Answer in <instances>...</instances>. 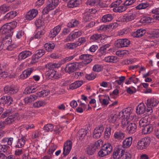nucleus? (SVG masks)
I'll use <instances>...</instances> for the list:
<instances>
[{"mask_svg":"<svg viewBox=\"0 0 159 159\" xmlns=\"http://www.w3.org/2000/svg\"><path fill=\"white\" fill-rule=\"evenodd\" d=\"M17 24V22L15 21L5 24L0 29V33L5 36H12L13 29L16 27Z\"/></svg>","mask_w":159,"mask_h":159,"instance_id":"obj_1","label":"nucleus"},{"mask_svg":"<svg viewBox=\"0 0 159 159\" xmlns=\"http://www.w3.org/2000/svg\"><path fill=\"white\" fill-rule=\"evenodd\" d=\"M55 64L49 63L46 65V68L49 70L48 71L47 74L50 78L57 79L60 78L61 75L58 72L52 69L56 67Z\"/></svg>","mask_w":159,"mask_h":159,"instance_id":"obj_2","label":"nucleus"},{"mask_svg":"<svg viewBox=\"0 0 159 159\" xmlns=\"http://www.w3.org/2000/svg\"><path fill=\"white\" fill-rule=\"evenodd\" d=\"M59 2V0H48L47 5L43 10V14L48 13L49 11L55 8Z\"/></svg>","mask_w":159,"mask_h":159,"instance_id":"obj_3","label":"nucleus"},{"mask_svg":"<svg viewBox=\"0 0 159 159\" xmlns=\"http://www.w3.org/2000/svg\"><path fill=\"white\" fill-rule=\"evenodd\" d=\"M112 146L109 143H105L102 147L101 149L98 152V154L101 157H103L109 154L112 152Z\"/></svg>","mask_w":159,"mask_h":159,"instance_id":"obj_4","label":"nucleus"},{"mask_svg":"<svg viewBox=\"0 0 159 159\" xmlns=\"http://www.w3.org/2000/svg\"><path fill=\"white\" fill-rule=\"evenodd\" d=\"M151 141V138L149 137L142 138L138 141L137 147L140 150L146 149L149 145Z\"/></svg>","mask_w":159,"mask_h":159,"instance_id":"obj_5","label":"nucleus"},{"mask_svg":"<svg viewBox=\"0 0 159 159\" xmlns=\"http://www.w3.org/2000/svg\"><path fill=\"white\" fill-rule=\"evenodd\" d=\"M135 115L132 113L131 107H127L122 110L119 112V116L121 117H125L133 120Z\"/></svg>","mask_w":159,"mask_h":159,"instance_id":"obj_6","label":"nucleus"},{"mask_svg":"<svg viewBox=\"0 0 159 159\" xmlns=\"http://www.w3.org/2000/svg\"><path fill=\"white\" fill-rule=\"evenodd\" d=\"M125 150L121 145L117 147L113 154L114 159H119L122 158L125 153Z\"/></svg>","mask_w":159,"mask_h":159,"instance_id":"obj_7","label":"nucleus"},{"mask_svg":"<svg viewBox=\"0 0 159 159\" xmlns=\"http://www.w3.org/2000/svg\"><path fill=\"white\" fill-rule=\"evenodd\" d=\"M81 31L79 30L77 31H73L64 40V42H67L70 41H73L75 39L78 38L82 34Z\"/></svg>","mask_w":159,"mask_h":159,"instance_id":"obj_8","label":"nucleus"},{"mask_svg":"<svg viewBox=\"0 0 159 159\" xmlns=\"http://www.w3.org/2000/svg\"><path fill=\"white\" fill-rule=\"evenodd\" d=\"M72 148V142L71 141L68 140L64 143L63 152L64 157H66L70 153Z\"/></svg>","mask_w":159,"mask_h":159,"instance_id":"obj_9","label":"nucleus"},{"mask_svg":"<svg viewBox=\"0 0 159 159\" xmlns=\"http://www.w3.org/2000/svg\"><path fill=\"white\" fill-rule=\"evenodd\" d=\"M99 100L102 106H107L109 103L110 98L108 95H100L98 96Z\"/></svg>","mask_w":159,"mask_h":159,"instance_id":"obj_10","label":"nucleus"},{"mask_svg":"<svg viewBox=\"0 0 159 159\" xmlns=\"http://www.w3.org/2000/svg\"><path fill=\"white\" fill-rule=\"evenodd\" d=\"M129 40L125 39H118L116 42V46L118 48L128 47L130 44Z\"/></svg>","mask_w":159,"mask_h":159,"instance_id":"obj_11","label":"nucleus"},{"mask_svg":"<svg viewBox=\"0 0 159 159\" xmlns=\"http://www.w3.org/2000/svg\"><path fill=\"white\" fill-rule=\"evenodd\" d=\"M19 89L17 87L13 86L7 85L4 88V91L6 93L12 94L16 93Z\"/></svg>","mask_w":159,"mask_h":159,"instance_id":"obj_12","label":"nucleus"},{"mask_svg":"<svg viewBox=\"0 0 159 159\" xmlns=\"http://www.w3.org/2000/svg\"><path fill=\"white\" fill-rule=\"evenodd\" d=\"M104 130L102 125H100L96 127L94 129L93 132V137L96 139L99 138L102 135Z\"/></svg>","mask_w":159,"mask_h":159,"instance_id":"obj_13","label":"nucleus"},{"mask_svg":"<svg viewBox=\"0 0 159 159\" xmlns=\"http://www.w3.org/2000/svg\"><path fill=\"white\" fill-rule=\"evenodd\" d=\"M27 140L28 137L27 135H22L20 138L18 139L15 147L17 148H23L25 145L26 141Z\"/></svg>","mask_w":159,"mask_h":159,"instance_id":"obj_14","label":"nucleus"},{"mask_svg":"<svg viewBox=\"0 0 159 159\" xmlns=\"http://www.w3.org/2000/svg\"><path fill=\"white\" fill-rule=\"evenodd\" d=\"M12 98L10 96H3L0 99V103L2 105L5 104L9 105L12 104Z\"/></svg>","mask_w":159,"mask_h":159,"instance_id":"obj_15","label":"nucleus"},{"mask_svg":"<svg viewBox=\"0 0 159 159\" xmlns=\"http://www.w3.org/2000/svg\"><path fill=\"white\" fill-rule=\"evenodd\" d=\"M38 11L35 9H33L29 11L26 14L25 17L26 20H31L34 18L37 15Z\"/></svg>","mask_w":159,"mask_h":159,"instance_id":"obj_16","label":"nucleus"},{"mask_svg":"<svg viewBox=\"0 0 159 159\" xmlns=\"http://www.w3.org/2000/svg\"><path fill=\"white\" fill-rule=\"evenodd\" d=\"M7 68V65L5 63H2L0 64V77L5 78L7 76V73L6 70Z\"/></svg>","mask_w":159,"mask_h":159,"instance_id":"obj_17","label":"nucleus"},{"mask_svg":"<svg viewBox=\"0 0 159 159\" xmlns=\"http://www.w3.org/2000/svg\"><path fill=\"white\" fill-rule=\"evenodd\" d=\"M34 70V69L32 67L27 69L23 71L20 75V78L22 79H24L28 78Z\"/></svg>","mask_w":159,"mask_h":159,"instance_id":"obj_18","label":"nucleus"},{"mask_svg":"<svg viewBox=\"0 0 159 159\" xmlns=\"http://www.w3.org/2000/svg\"><path fill=\"white\" fill-rule=\"evenodd\" d=\"M92 55L89 54H84L80 55L79 58L82 60L85 64H87L90 63L92 60Z\"/></svg>","mask_w":159,"mask_h":159,"instance_id":"obj_19","label":"nucleus"},{"mask_svg":"<svg viewBox=\"0 0 159 159\" xmlns=\"http://www.w3.org/2000/svg\"><path fill=\"white\" fill-rule=\"evenodd\" d=\"M125 134L122 131L115 132L113 135L114 139L117 141L121 142L125 138Z\"/></svg>","mask_w":159,"mask_h":159,"instance_id":"obj_20","label":"nucleus"},{"mask_svg":"<svg viewBox=\"0 0 159 159\" xmlns=\"http://www.w3.org/2000/svg\"><path fill=\"white\" fill-rule=\"evenodd\" d=\"M120 118L121 117L119 116V113L118 114L110 113L108 115V120L110 123H114Z\"/></svg>","mask_w":159,"mask_h":159,"instance_id":"obj_21","label":"nucleus"},{"mask_svg":"<svg viewBox=\"0 0 159 159\" xmlns=\"http://www.w3.org/2000/svg\"><path fill=\"white\" fill-rule=\"evenodd\" d=\"M31 54L32 53L30 51L28 50L24 51L19 53L18 56V59L19 61L22 60L30 56Z\"/></svg>","mask_w":159,"mask_h":159,"instance_id":"obj_22","label":"nucleus"},{"mask_svg":"<svg viewBox=\"0 0 159 159\" xmlns=\"http://www.w3.org/2000/svg\"><path fill=\"white\" fill-rule=\"evenodd\" d=\"M62 25L60 24L55 27L50 31V34L52 38L55 37L60 32Z\"/></svg>","mask_w":159,"mask_h":159,"instance_id":"obj_23","label":"nucleus"},{"mask_svg":"<svg viewBox=\"0 0 159 159\" xmlns=\"http://www.w3.org/2000/svg\"><path fill=\"white\" fill-rule=\"evenodd\" d=\"M136 14L135 13H133L125 15L123 16L122 21L124 22L131 21L136 18Z\"/></svg>","mask_w":159,"mask_h":159,"instance_id":"obj_24","label":"nucleus"},{"mask_svg":"<svg viewBox=\"0 0 159 159\" xmlns=\"http://www.w3.org/2000/svg\"><path fill=\"white\" fill-rule=\"evenodd\" d=\"M146 33L145 29H139L132 34V36L134 38H139L142 37Z\"/></svg>","mask_w":159,"mask_h":159,"instance_id":"obj_25","label":"nucleus"},{"mask_svg":"<svg viewBox=\"0 0 159 159\" xmlns=\"http://www.w3.org/2000/svg\"><path fill=\"white\" fill-rule=\"evenodd\" d=\"M137 126L134 123H131L127 127V130L128 133L132 134L135 133L137 129Z\"/></svg>","mask_w":159,"mask_h":159,"instance_id":"obj_26","label":"nucleus"},{"mask_svg":"<svg viewBox=\"0 0 159 159\" xmlns=\"http://www.w3.org/2000/svg\"><path fill=\"white\" fill-rule=\"evenodd\" d=\"M146 107L143 103H140L136 107V111L138 114H143L145 112Z\"/></svg>","mask_w":159,"mask_h":159,"instance_id":"obj_27","label":"nucleus"},{"mask_svg":"<svg viewBox=\"0 0 159 159\" xmlns=\"http://www.w3.org/2000/svg\"><path fill=\"white\" fill-rule=\"evenodd\" d=\"M77 68L76 64L74 63H72L67 65L65 68V70L66 72L71 73L75 71Z\"/></svg>","mask_w":159,"mask_h":159,"instance_id":"obj_28","label":"nucleus"},{"mask_svg":"<svg viewBox=\"0 0 159 159\" xmlns=\"http://www.w3.org/2000/svg\"><path fill=\"white\" fill-rule=\"evenodd\" d=\"M14 139L12 137H5L3 138L1 141L2 144L7 143L8 146H11L13 142Z\"/></svg>","mask_w":159,"mask_h":159,"instance_id":"obj_29","label":"nucleus"},{"mask_svg":"<svg viewBox=\"0 0 159 159\" xmlns=\"http://www.w3.org/2000/svg\"><path fill=\"white\" fill-rule=\"evenodd\" d=\"M37 98V96L33 94L26 97L24 99V101L25 104H30L32 102L36 100Z\"/></svg>","mask_w":159,"mask_h":159,"instance_id":"obj_30","label":"nucleus"},{"mask_svg":"<svg viewBox=\"0 0 159 159\" xmlns=\"http://www.w3.org/2000/svg\"><path fill=\"white\" fill-rule=\"evenodd\" d=\"M133 138L129 137L126 138L123 141V147L124 148H128L132 144Z\"/></svg>","mask_w":159,"mask_h":159,"instance_id":"obj_31","label":"nucleus"},{"mask_svg":"<svg viewBox=\"0 0 159 159\" xmlns=\"http://www.w3.org/2000/svg\"><path fill=\"white\" fill-rule=\"evenodd\" d=\"M143 127L142 131V133L143 134H149L152 132L153 130V127L151 125L148 124Z\"/></svg>","mask_w":159,"mask_h":159,"instance_id":"obj_32","label":"nucleus"},{"mask_svg":"<svg viewBox=\"0 0 159 159\" xmlns=\"http://www.w3.org/2000/svg\"><path fill=\"white\" fill-rule=\"evenodd\" d=\"M158 103V101L157 99L151 98L147 100L146 105L148 107H155L157 106Z\"/></svg>","mask_w":159,"mask_h":159,"instance_id":"obj_33","label":"nucleus"},{"mask_svg":"<svg viewBox=\"0 0 159 159\" xmlns=\"http://www.w3.org/2000/svg\"><path fill=\"white\" fill-rule=\"evenodd\" d=\"M120 119L121 120V127L123 128H125L128 124L130 121L133 120H130L129 118L123 117L120 118Z\"/></svg>","mask_w":159,"mask_h":159,"instance_id":"obj_34","label":"nucleus"},{"mask_svg":"<svg viewBox=\"0 0 159 159\" xmlns=\"http://www.w3.org/2000/svg\"><path fill=\"white\" fill-rule=\"evenodd\" d=\"M113 15L110 14H107L104 15L102 19V21L103 23H107L111 21L113 19Z\"/></svg>","mask_w":159,"mask_h":159,"instance_id":"obj_35","label":"nucleus"},{"mask_svg":"<svg viewBox=\"0 0 159 159\" xmlns=\"http://www.w3.org/2000/svg\"><path fill=\"white\" fill-rule=\"evenodd\" d=\"M11 37V36H5V38L3 39L2 43L4 47L5 48L7 47L11 44L12 41Z\"/></svg>","mask_w":159,"mask_h":159,"instance_id":"obj_36","label":"nucleus"},{"mask_svg":"<svg viewBox=\"0 0 159 159\" xmlns=\"http://www.w3.org/2000/svg\"><path fill=\"white\" fill-rule=\"evenodd\" d=\"M81 0H72L68 3L67 5L69 8H74L78 7L81 3Z\"/></svg>","mask_w":159,"mask_h":159,"instance_id":"obj_37","label":"nucleus"},{"mask_svg":"<svg viewBox=\"0 0 159 159\" xmlns=\"http://www.w3.org/2000/svg\"><path fill=\"white\" fill-rule=\"evenodd\" d=\"M83 84V82L82 81H76L70 85L69 88L71 89H77L81 86Z\"/></svg>","mask_w":159,"mask_h":159,"instance_id":"obj_38","label":"nucleus"},{"mask_svg":"<svg viewBox=\"0 0 159 159\" xmlns=\"http://www.w3.org/2000/svg\"><path fill=\"white\" fill-rule=\"evenodd\" d=\"M55 45L54 43H47L44 45V48L47 52H51L54 49Z\"/></svg>","mask_w":159,"mask_h":159,"instance_id":"obj_39","label":"nucleus"},{"mask_svg":"<svg viewBox=\"0 0 159 159\" xmlns=\"http://www.w3.org/2000/svg\"><path fill=\"white\" fill-rule=\"evenodd\" d=\"M104 60L108 62H116L117 61V57L115 56H109L105 57Z\"/></svg>","mask_w":159,"mask_h":159,"instance_id":"obj_40","label":"nucleus"},{"mask_svg":"<svg viewBox=\"0 0 159 159\" xmlns=\"http://www.w3.org/2000/svg\"><path fill=\"white\" fill-rule=\"evenodd\" d=\"M47 104L46 102L44 100H39L36 101L33 104V106L35 108H39L41 107L44 106Z\"/></svg>","mask_w":159,"mask_h":159,"instance_id":"obj_41","label":"nucleus"},{"mask_svg":"<svg viewBox=\"0 0 159 159\" xmlns=\"http://www.w3.org/2000/svg\"><path fill=\"white\" fill-rule=\"evenodd\" d=\"M17 15V12L15 11H13L7 13L4 16V19H12L15 17Z\"/></svg>","mask_w":159,"mask_h":159,"instance_id":"obj_42","label":"nucleus"},{"mask_svg":"<svg viewBox=\"0 0 159 159\" xmlns=\"http://www.w3.org/2000/svg\"><path fill=\"white\" fill-rule=\"evenodd\" d=\"M16 119V117L15 116L11 115L9 116L6 119H5L4 122L5 124L7 125H10Z\"/></svg>","mask_w":159,"mask_h":159,"instance_id":"obj_43","label":"nucleus"},{"mask_svg":"<svg viewBox=\"0 0 159 159\" xmlns=\"http://www.w3.org/2000/svg\"><path fill=\"white\" fill-rule=\"evenodd\" d=\"M92 17V14L89 12H87L84 14L83 17V21L85 22H89L91 20Z\"/></svg>","mask_w":159,"mask_h":159,"instance_id":"obj_44","label":"nucleus"},{"mask_svg":"<svg viewBox=\"0 0 159 159\" xmlns=\"http://www.w3.org/2000/svg\"><path fill=\"white\" fill-rule=\"evenodd\" d=\"M148 125V117L145 116L141 118L139 122V125L141 127H144Z\"/></svg>","mask_w":159,"mask_h":159,"instance_id":"obj_45","label":"nucleus"},{"mask_svg":"<svg viewBox=\"0 0 159 159\" xmlns=\"http://www.w3.org/2000/svg\"><path fill=\"white\" fill-rule=\"evenodd\" d=\"M49 93V91L48 90H43L37 93V96L39 97H44L47 96Z\"/></svg>","mask_w":159,"mask_h":159,"instance_id":"obj_46","label":"nucleus"},{"mask_svg":"<svg viewBox=\"0 0 159 159\" xmlns=\"http://www.w3.org/2000/svg\"><path fill=\"white\" fill-rule=\"evenodd\" d=\"M102 39V35L101 34H94L92 35L90 39L92 41H98Z\"/></svg>","mask_w":159,"mask_h":159,"instance_id":"obj_47","label":"nucleus"},{"mask_svg":"<svg viewBox=\"0 0 159 159\" xmlns=\"http://www.w3.org/2000/svg\"><path fill=\"white\" fill-rule=\"evenodd\" d=\"M10 9V7L6 4H3L0 7V12L4 13L8 11Z\"/></svg>","mask_w":159,"mask_h":159,"instance_id":"obj_48","label":"nucleus"},{"mask_svg":"<svg viewBox=\"0 0 159 159\" xmlns=\"http://www.w3.org/2000/svg\"><path fill=\"white\" fill-rule=\"evenodd\" d=\"M108 52V50H106L105 48L101 47L97 52V55L100 57L105 55Z\"/></svg>","mask_w":159,"mask_h":159,"instance_id":"obj_49","label":"nucleus"},{"mask_svg":"<svg viewBox=\"0 0 159 159\" xmlns=\"http://www.w3.org/2000/svg\"><path fill=\"white\" fill-rule=\"evenodd\" d=\"M149 6V4L147 2H143L139 4L136 7L137 10L144 9Z\"/></svg>","mask_w":159,"mask_h":159,"instance_id":"obj_50","label":"nucleus"},{"mask_svg":"<svg viewBox=\"0 0 159 159\" xmlns=\"http://www.w3.org/2000/svg\"><path fill=\"white\" fill-rule=\"evenodd\" d=\"M89 131L88 128L81 129L79 131L80 137L82 138H84L87 134Z\"/></svg>","mask_w":159,"mask_h":159,"instance_id":"obj_51","label":"nucleus"},{"mask_svg":"<svg viewBox=\"0 0 159 159\" xmlns=\"http://www.w3.org/2000/svg\"><path fill=\"white\" fill-rule=\"evenodd\" d=\"M54 126L53 125L51 124H48L45 125L43 127V130L46 132L52 131L53 129Z\"/></svg>","mask_w":159,"mask_h":159,"instance_id":"obj_52","label":"nucleus"},{"mask_svg":"<svg viewBox=\"0 0 159 159\" xmlns=\"http://www.w3.org/2000/svg\"><path fill=\"white\" fill-rule=\"evenodd\" d=\"M130 32V29L129 28H126L119 31L117 34L119 36H123L127 34Z\"/></svg>","mask_w":159,"mask_h":159,"instance_id":"obj_53","label":"nucleus"},{"mask_svg":"<svg viewBox=\"0 0 159 159\" xmlns=\"http://www.w3.org/2000/svg\"><path fill=\"white\" fill-rule=\"evenodd\" d=\"M77 47L75 42V43H68L65 45V48L70 49H74Z\"/></svg>","mask_w":159,"mask_h":159,"instance_id":"obj_54","label":"nucleus"},{"mask_svg":"<svg viewBox=\"0 0 159 159\" xmlns=\"http://www.w3.org/2000/svg\"><path fill=\"white\" fill-rule=\"evenodd\" d=\"M45 53V51L43 49H39L37 50L34 54L37 57V58H39L43 56Z\"/></svg>","mask_w":159,"mask_h":159,"instance_id":"obj_55","label":"nucleus"},{"mask_svg":"<svg viewBox=\"0 0 159 159\" xmlns=\"http://www.w3.org/2000/svg\"><path fill=\"white\" fill-rule=\"evenodd\" d=\"M0 145V152H6L10 148V147L5 144Z\"/></svg>","mask_w":159,"mask_h":159,"instance_id":"obj_56","label":"nucleus"},{"mask_svg":"<svg viewBox=\"0 0 159 159\" xmlns=\"http://www.w3.org/2000/svg\"><path fill=\"white\" fill-rule=\"evenodd\" d=\"M103 69V66L99 64H95L93 67V70L97 72H99L102 71Z\"/></svg>","mask_w":159,"mask_h":159,"instance_id":"obj_57","label":"nucleus"},{"mask_svg":"<svg viewBox=\"0 0 159 159\" xmlns=\"http://www.w3.org/2000/svg\"><path fill=\"white\" fill-rule=\"evenodd\" d=\"M35 24L37 27L39 28L44 25V23L43 20L38 19L35 21Z\"/></svg>","mask_w":159,"mask_h":159,"instance_id":"obj_58","label":"nucleus"},{"mask_svg":"<svg viewBox=\"0 0 159 159\" xmlns=\"http://www.w3.org/2000/svg\"><path fill=\"white\" fill-rule=\"evenodd\" d=\"M127 9V7H126V6L124 5L123 6H119L115 8V11L121 12L125 11Z\"/></svg>","mask_w":159,"mask_h":159,"instance_id":"obj_59","label":"nucleus"},{"mask_svg":"<svg viewBox=\"0 0 159 159\" xmlns=\"http://www.w3.org/2000/svg\"><path fill=\"white\" fill-rule=\"evenodd\" d=\"M79 24V22L76 20H72L70 22V24H68V26L70 27L76 26Z\"/></svg>","mask_w":159,"mask_h":159,"instance_id":"obj_60","label":"nucleus"},{"mask_svg":"<svg viewBox=\"0 0 159 159\" xmlns=\"http://www.w3.org/2000/svg\"><path fill=\"white\" fill-rule=\"evenodd\" d=\"M44 33L43 30L38 31L35 34L34 38L35 39H40L42 37Z\"/></svg>","mask_w":159,"mask_h":159,"instance_id":"obj_61","label":"nucleus"},{"mask_svg":"<svg viewBox=\"0 0 159 159\" xmlns=\"http://www.w3.org/2000/svg\"><path fill=\"white\" fill-rule=\"evenodd\" d=\"M84 74L83 72H77L75 73L74 77L76 79H81L84 76Z\"/></svg>","mask_w":159,"mask_h":159,"instance_id":"obj_62","label":"nucleus"},{"mask_svg":"<svg viewBox=\"0 0 159 159\" xmlns=\"http://www.w3.org/2000/svg\"><path fill=\"white\" fill-rule=\"evenodd\" d=\"M134 62L131 59H125L122 60L121 62V64L123 65H127L129 64H132Z\"/></svg>","mask_w":159,"mask_h":159,"instance_id":"obj_63","label":"nucleus"},{"mask_svg":"<svg viewBox=\"0 0 159 159\" xmlns=\"http://www.w3.org/2000/svg\"><path fill=\"white\" fill-rule=\"evenodd\" d=\"M96 76V74L92 73L86 75H85V77L87 79L89 80H91L94 79L95 78Z\"/></svg>","mask_w":159,"mask_h":159,"instance_id":"obj_64","label":"nucleus"}]
</instances>
